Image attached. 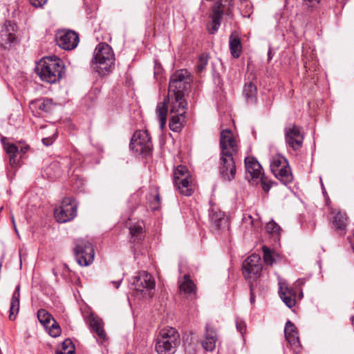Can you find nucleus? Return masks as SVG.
<instances>
[{"label":"nucleus","instance_id":"nucleus-15","mask_svg":"<svg viewBox=\"0 0 354 354\" xmlns=\"http://www.w3.org/2000/svg\"><path fill=\"white\" fill-rule=\"evenodd\" d=\"M86 322L97 336V341L100 344H102L108 341V337L103 328L102 319L91 311L89 316L86 319Z\"/></svg>","mask_w":354,"mask_h":354},{"label":"nucleus","instance_id":"nucleus-38","mask_svg":"<svg viewBox=\"0 0 354 354\" xmlns=\"http://www.w3.org/2000/svg\"><path fill=\"white\" fill-rule=\"evenodd\" d=\"M55 107V104L51 99H43L39 104V109L46 113L51 112Z\"/></svg>","mask_w":354,"mask_h":354},{"label":"nucleus","instance_id":"nucleus-11","mask_svg":"<svg viewBox=\"0 0 354 354\" xmlns=\"http://www.w3.org/2000/svg\"><path fill=\"white\" fill-rule=\"evenodd\" d=\"M130 148L138 154L147 156L152 151V143L147 131H136L131 140Z\"/></svg>","mask_w":354,"mask_h":354},{"label":"nucleus","instance_id":"nucleus-3","mask_svg":"<svg viewBox=\"0 0 354 354\" xmlns=\"http://www.w3.org/2000/svg\"><path fill=\"white\" fill-rule=\"evenodd\" d=\"M115 55L112 48L106 43H100L94 50L91 62L92 68L100 75L109 73L113 68Z\"/></svg>","mask_w":354,"mask_h":354},{"label":"nucleus","instance_id":"nucleus-9","mask_svg":"<svg viewBox=\"0 0 354 354\" xmlns=\"http://www.w3.org/2000/svg\"><path fill=\"white\" fill-rule=\"evenodd\" d=\"M233 0H221L217 1L212 8V12L209 15L211 21L207 25V29L209 34L216 33L221 23V19L224 12H230L232 7Z\"/></svg>","mask_w":354,"mask_h":354},{"label":"nucleus","instance_id":"nucleus-28","mask_svg":"<svg viewBox=\"0 0 354 354\" xmlns=\"http://www.w3.org/2000/svg\"><path fill=\"white\" fill-rule=\"evenodd\" d=\"M179 289L180 292L187 295H195L196 292V286L188 274L184 275L183 281L179 284Z\"/></svg>","mask_w":354,"mask_h":354},{"label":"nucleus","instance_id":"nucleus-30","mask_svg":"<svg viewBox=\"0 0 354 354\" xmlns=\"http://www.w3.org/2000/svg\"><path fill=\"white\" fill-rule=\"evenodd\" d=\"M273 174L283 184H287L292 180V175L288 165H285L281 168L274 171Z\"/></svg>","mask_w":354,"mask_h":354},{"label":"nucleus","instance_id":"nucleus-45","mask_svg":"<svg viewBox=\"0 0 354 354\" xmlns=\"http://www.w3.org/2000/svg\"><path fill=\"white\" fill-rule=\"evenodd\" d=\"M19 311H10L9 319L13 321L16 319Z\"/></svg>","mask_w":354,"mask_h":354},{"label":"nucleus","instance_id":"nucleus-13","mask_svg":"<svg viewBox=\"0 0 354 354\" xmlns=\"http://www.w3.org/2000/svg\"><path fill=\"white\" fill-rule=\"evenodd\" d=\"M57 45L64 50L74 49L79 42L78 35L73 30H59L56 34Z\"/></svg>","mask_w":354,"mask_h":354},{"label":"nucleus","instance_id":"nucleus-27","mask_svg":"<svg viewBox=\"0 0 354 354\" xmlns=\"http://www.w3.org/2000/svg\"><path fill=\"white\" fill-rule=\"evenodd\" d=\"M62 174L59 162L54 161L52 162L48 167H46L42 175L49 179H54L59 177Z\"/></svg>","mask_w":354,"mask_h":354},{"label":"nucleus","instance_id":"nucleus-23","mask_svg":"<svg viewBox=\"0 0 354 354\" xmlns=\"http://www.w3.org/2000/svg\"><path fill=\"white\" fill-rule=\"evenodd\" d=\"M332 214H334L333 217V225L340 234L345 233V230L347 225V217L345 213L342 212L332 211Z\"/></svg>","mask_w":354,"mask_h":354},{"label":"nucleus","instance_id":"nucleus-57","mask_svg":"<svg viewBox=\"0 0 354 354\" xmlns=\"http://www.w3.org/2000/svg\"><path fill=\"white\" fill-rule=\"evenodd\" d=\"M241 270H243V263H242V264H241Z\"/></svg>","mask_w":354,"mask_h":354},{"label":"nucleus","instance_id":"nucleus-46","mask_svg":"<svg viewBox=\"0 0 354 354\" xmlns=\"http://www.w3.org/2000/svg\"><path fill=\"white\" fill-rule=\"evenodd\" d=\"M42 142L46 146H49L52 145L53 140L50 138H46L42 139Z\"/></svg>","mask_w":354,"mask_h":354},{"label":"nucleus","instance_id":"nucleus-39","mask_svg":"<svg viewBox=\"0 0 354 354\" xmlns=\"http://www.w3.org/2000/svg\"><path fill=\"white\" fill-rule=\"evenodd\" d=\"M263 260L267 265H272L274 262L275 254L268 247H263Z\"/></svg>","mask_w":354,"mask_h":354},{"label":"nucleus","instance_id":"nucleus-10","mask_svg":"<svg viewBox=\"0 0 354 354\" xmlns=\"http://www.w3.org/2000/svg\"><path fill=\"white\" fill-rule=\"evenodd\" d=\"M74 254L77 263L82 266L90 265L94 260L95 252L93 245L84 239H77Z\"/></svg>","mask_w":354,"mask_h":354},{"label":"nucleus","instance_id":"nucleus-16","mask_svg":"<svg viewBox=\"0 0 354 354\" xmlns=\"http://www.w3.org/2000/svg\"><path fill=\"white\" fill-rule=\"evenodd\" d=\"M261 270L262 266L259 255L252 254L245 260V277L247 274L249 278L252 277L257 278L259 276Z\"/></svg>","mask_w":354,"mask_h":354},{"label":"nucleus","instance_id":"nucleus-33","mask_svg":"<svg viewBox=\"0 0 354 354\" xmlns=\"http://www.w3.org/2000/svg\"><path fill=\"white\" fill-rule=\"evenodd\" d=\"M285 165H288V162L283 156L280 155L273 156L270 159V169L272 173Z\"/></svg>","mask_w":354,"mask_h":354},{"label":"nucleus","instance_id":"nucleus-6","mask_svg":"<svg viewBox=\"0 0 354 354\" xmlns=\"http://www.w3.org/2000/svg\"><path fill=\"white\" fill-rule=\"evenodd\" d=\"M180 344V335L176 328H162L156 338V351L158 354H174Z\"/></svg>","mask_w":354,"mask_h":354},{"label":"nucleus","instance_id":"nucleus-58","mask_svg":"<svg viewBox=\"0 0 354 354\" xmlns=\"http://www.w3.org/2000/svg\"><path fill=\"white\" fill-rule=\"evenodd\" d=\"M153 208L154 209H158V207H153Z\"/></svg>","mask_w":354,"mask_h":354},{"label":"nucleus","instance_id":"nucleus-36","mask_svg":"<svg viewBox=\"0 0 354 354\" xmlns=\"http://www.w3.org/2000/svg\"><path fill=\"white\" fill-rule=\"evenodd\" d=\"M170 80H177L178 82L190 81L189 73L186 69L176 71L171 77Z\"/></svg>","mask_w":354,"mask_h":354},{"label":"nucleus","instance_id":"nucleus-2","mask_svg":"<svg viewBox=\"0 0 354 354\" xmlns=\"http://www.w3.org/2000/svg\"><path fill=\"white\" fill-rule=\"evenodd\" d=\"M64 69L62 61L56 56L43 57L35 68L41 80L50 84H54L62 78Z\"/></svg>","mask_w":354,"mask_h":354},{"label":"nucleus","instance_id":"nucleus-5","mask_svg":"<svg viewBox=\"0 0 354 354\" xmlns=\"http://www.w3.org/2000/svg\"><path fill=\"white\" fill-rule=\"evenodd\" d=\"M245 169L246 175L245 178L252 186L261 185L265 192H268L273 183L269 180L263 171L262 167L259 161L254 157L245 158Z\"/></svg>","mask_w":354,"mask_h":354},{"label":"nucleus","instance_id":"nucleus-4","mask_svg":"<svg viewBox=\"0 0 354 354\" xmlns=\"http://www.w3.org/2000/svg\"><path fill=\"white\" fill-rule=\"evenodd\" d=\"M170 104L171 114H185L187 109V102L182 94H168L163 102L158 103L156 109V113L160 123V128L163 129L165 126L167 116L168 104Z\"/></svg>","mask_w":354,"mask_h":354},{"label":"nucleus","instance_id":"nucleus-48","mask_svg":"<svg viewBox=\"0 0 354 354\" xmlns=\"http://www.w3.org/2000/svg\"><path fill=\"white\" fill-rule=\"evenodd\" d=\"M246 8L247 9L248 8L250 10H252V6H249V5L248 3L245 4V17H250L252 11H251L250 13H249L248 15H246V12H248V10H245Z\"/></svg>","mask_w":354,"mask_h":354},{"label":"nucleus","instance_id":"nucleus-7","mask_svg":"<svg viewBox=\"0 0 354 354\" xmlns=\"http://www.w3.org/2000/svg\"><path fill=\"white\" fill-rule=\"evenodd\" d=\"M155 288V281L152 275L146 271L139 272L134 277L131 284L132 295L135 297L151 298Z\"/></svg>","mask_w":354,"mask_h":354},{"label":"nucleus","instance_id":"nucleus-20","mask_svg":"<svg viewBox=\"0 0 354 354\" xmlns=\"http://www.w3.org/2000/svg\"><path fill=\"white\" fill-rule=\"evenodd\" d=\"M209 216L211 221L216 230H225L229 228V222L225 217L224 212L212 207L210 210Z\"/></svg>","mask_w":354,"mask_h":354},{"label":"nucleus","instance_id":"nucleus-59","mask_svg":"<svg viewBox=\"0 0 354 354\" xmlns=\"http://www.w3.org/2000/svg\"><path fill=\"white\" fill-rule=\"evenodd\" d=\"M247 0H245V3H246Z\"/></svg>","mask_w":354,"mask_h":354},{"label":"nucleus","instance_id":"nucleus-37","mask_svg":"<svg viewBox=\"0 0 354 354\" xmlns=\"http://www.w3.org/2000/svg\"><path fill=\"white\" fill-rule=\"evenodd\" d=\"M20 286L17 285L12 295L10 310H19Z\"/></svg>","mask_w":354,"mask_h":354},{"label":"nucleus","instance_id":"nucleus-18","mask_svg":"<svg viewBox=\"0 0 354 354\" xmlns=\"http://www.w3.org/2000/svg\"><path fill=\"white\" fill-rule=\"evenodd\" d=\"M279 294L280 298L289 308H292L295 305V292L292 288L288 286L285 281L279 282Z\"/></svg>","mask_w":354,"mask_h":354},{"label":"nucleus","instance_id":"nucleus-22","mask_svg":"<svg viewBox=\"0 0 354 354\" xmlns=\"http://www.w3.org/2000/svg\"><path fill=\"white\" fill-rule=\"evenodd\" d=\"M284 333L286 339L289 345L292 349H297L300 347V342L297 333L295 330V326L291 323L290 321L286 322Z\"/></svg>","mask_w":354,"mask_h":354},{"label":"nucleus","instance_id":"nucleus-56","mask_svg":"<svg viewBox=\"0 0 354 354\" xmlns=\"http://www.w3.org/2000/svg\"><path fill=\"white\" fill-rule=\"evenodd\" d=\"M352 324L354 326V316L351 317Z\"/></svg>","mask_w":354,"mask_h":354},{"label":"nucleus","instance_id":"nucleus-19","mask_svg":"<svg viewBox=\"0 0 354 354\" xmlns=\"http://www.w3.org/2000/svg\"><path fill=\"white\" fill-rule=\"evenodd\" d=\"M217 339L216 330L211 324H207L204 333V339L202 342L203 347L207 351H212L216 347Z\"/></svg>","mask_w":354,"mask_h":354},{"label":"nucleus","instance_id":"nucleus-14","mask_svg":"<svg viewBox=\"0 0 354 354\" xmlns=\"http://www.w3.org/2000/svg\"><path fill=\"white\" fill-rule=\"evenodd\" d=\"M285 137L286 144L293 150L297 151L301 148L304 136L298 127L294 124L286 127Z\"/></svg>","mask_w":354,"mask_h":354},{"label":"nucleus","instance_id":"nucleus-51","mask_svg":"<svg viewBox=\"0 0 354 354\" xmlns=\"http://www.w3.org/2000/svg\"><path fill=\"white\" fill-rule=\"evenodd\" d=\"M236 328L237 330L243 335V332H242V329H243V327H242V325L241 324H239L237 322H236Z\"/></svg>","mask_w":354,"mask_h":354},{"label":"nucleus","instance_id":"nucleus-24","mask_svg":"<svg viewBox=\"0 0 354 354\" xmlns=\"http://www.w3.org/2000/svg\"><path fill=\"white\" fill-rule=\"evenodd\" d=\"M144 223L142 221H138L129 226L131 241L133 243L140 242L144 239Z\"/></svg>","mask_w":354,"mask_h":354},{"label":"nucleus","instance_id":"nucleus-17","mask_svg":"<svg viewBox=\"0 0 354 354\" xmlns=\"http://www.w3.org/2000/svg\"><path fill=\"white\" fill-rule=\"evenodd\" d=\"M15 26L10 22L6 23L0 30V45L4 48H9L15 40Z\"/></svg>","mask_w":354,"mask_h":354},{"label":"nucleus","instance_id":"nucleus-26","mask_svg":"<svg viewBox=\"0 0 354 354\" xmlns=\"http://www.w3.org/2000/svg\"><path fill=\"white\" fill-rule=\"evenodd\" d=\"M190 86V81L178 82L177 80H170L169 84V94H182Z\"/></svg>","mask_w":354,"mask_h":354},{"label":"nucleus","instance_id":"nucleus-54","mask_svg":"<svg viewBox=\"0 0 354 354\" xmlns=\"http://www.w3.org/2000/svg\"><path fill=\"white\" fill-rule=\"evenodd\" d=\"M254 301V298L253 294L251 293L250 301H251V303H253Z\"/></svg>","mask_w":354,"mask_h":354},{"label":"nucleus","instance_id":"nucleus-43","mask_svg":"<svg viewBox=\"0 0 354 354\" xmlns=\"http://www.w3.org/2000/svg\"><path fill=\"white\" fill-rule=\"evenodd\" d=\"M48 0H30V3L36 8L42 7Z\"/></svg>","mask_w":354,"mask_h":354},{"label":"nucleus","instance_id":"nucleus-34","mask_svg":"<svg viewBox=\"0 0 354 354\" xmlns=\"http://www.w3.org/2000/svg\"><path fill=\"white\" fill-rule=\"evenodd\" d=\"M257 86L252 82L249 84H245V97L247 102L254 103L256 102Z\"/></svg>","mask_w":354,"mask_h":354},{"label":"nucleus","instance_id":"nucleus-41","mask_svg":"<svg viewBox=\"0 0 354 354\" xmlns=\"http://www.w3.org/2000/svg\"><path fill=\"white\" fill-rule=\"evenodd\" d=\"M47 330H48L49 335L53 337H58L61 333L60 327L57 324L56 322L55 324H51Z\"/></svg>","mask_w":354,"mask_h":354},{"label":"nucleus","instance_id":"nucleus-47","mask_svg":"<svg viewBox=\"0 0 354 354\" xmlns=\"http://www.w3.org/2000/svg\"><path fill=\"white\" fill-rule=\"evenodd\" d=\"M30 149V147L29 145H25L24 147H21L20 150L19 149V152L20 151V153H21L22 154H25L26 153H27V151L29 150Z\"/></svg>","mask_w":354,"mask_h":354},{"label":"nucleus","instance_id":"nucleus-31","mask_svg":"<svg viewBox=\"0 0 354 354\" xmlns=\"http://www.w3.org/2000/svg\"><path fill=\"white\" fill-rule=\"evenodd\" d=\"M37 316L41 324L44 326L46 329H48L51 324H55V320L48 311H37Z\"/></svg>","mask_w":354,"mask_h":354},{"label":"nucleus","instance_id":"nucleus-52","mask_svg":"<svg viewBox=\"0 0 354 354\" xmlns=\"http://www.w3.org/2000/svg\"><path fill=\"white\" fill-rule=\"evenodd\" d=\"M154 199H155V201H156V203H157L158 204H160V196H159V194H156L155 195V196H154Z\"/></svg>","mask_w":354,"mask_h":354},{"label":"nucleus","instance_id":"nucleus-55","mask_svg":"<svg viewBox=\"0 0 354 354\" xmlns=\"http://www.w3.org/2000/svg\"><path fill=\"white\" fill-rule=\"evenodd\" d=\"M12 223H13L14 228H15V230L16 233H18V231L17 230V227H16V225H15V221H14L13 218H12Z\"/></svg>","mask_w":354,"mask_h":354},{"label":"nucleus","instance_id":"nucleus-12","mask_svg":"<svg viewBox=\"0 0 354 354\" xmlns=\"http://www.w3.org/2000/svg\"><path fill=\"white\" fill-rule=\"evenodd\" d=\"M77 215V204L71 197L63 199L59 208L55 210V217L59 223H66Z\"/></svg>","mask_w":354,"mask_h":354},{"label":"nucleus","instance_id":"nucleus-32","mask_svg":"<svg viewBox=\"0 0 354 354\" xmlns=\"http://www.w3.org/2000/svg\"><path fill=\"white\" fill-rule=\"evenodd\" d=\"M266 232L270 234L275 239L279 240L281 233L282 232L281 227L271 219L266 225Z\"/></svg>","mask_w":354,"mask_h":354},{"label":"nucleus","instance_id":"nucleus-49","mask_svg":"<svg viewBox=\"0 0 354 354\" xmlns=\"http://www.w3.org/2000/svg\"><path fill=\"white\" fill-rule=\"evenodd\" d=\"M122 278H120L118 280L113 281L112 283H113V285L114 286L115 288H118L120 285V283H121V282H122Z\"/></svg>","mask_w":354,"mask_h":354},{"label":"nucleus","instance_id":"nucleus-1","mask_svg":"<svg viewBox=\"0 0 354 354\" xmlns=\"http://www.w3.org/2000/svg\"><path fill=\"white\" fill-rule=\"evenodd\" d=\"M220 146L221 149V162L220 173L227 180L234 178L236 168L233 156L237 152V145L233 133L228 129H224L221 133Z\"/></svg>","mask_w":354,"mask_h":354},{"label":"nucleus","instance_id":"nucleus-29","mask_svg":"<svg viewBox=\"0 0 354 354\" xmlns=\"http://www.w3.org/2000/svg\"><path fill=\"white\" fill-rule=\"evenodd\" d=\"M185 121V114H172L169 120V128L174 132H178L181 130L183 123Z\"/></svg>","mask_w":354,"mask_h":354},{"label":"nucleus","instance_id":"nucleus-25","mask_svg":"<svg viewBox=\"0 0 354 354\" xmlns=\"http://www.w3.org/2000/svg\"><path fill=\"white\" fill-rule=\"evenodd\" d=\"M230 53L234 58L240 57L242 52V44L241 39L236 32L231 34L229 40Z\"/></svg>","mask_w":354,"mask_h":354},{"label":"nucleus","instance_id":"nucleus-21","mask_svg":"<svg viewBox=\"0 0 354 354\" xmlns=\"http://www.w3.org/2000/svg\"><path fill=\"white\" fill-rule=\"evenodd\" d=\"M6 138H1V142L3 144L4 149L9 155V164L12 168H17L20 166L21 156H19V149L14 145L10 143L6 144L4 140Z\"/></svg>","mask_w":354,"mask_h":354},{"label":"nucleus","instance_id":"nucleus-44","mask_svg":"<svg viewBox=\"0 0 354 354\" xmlns=\"http://www.w3.org/2000/svg\"><path fill=\"white\" fill-rule=\"evenodd\" d=\"M304 1L306 3V4H308L309 6H315L316 5H317L320 0H304Z\"/></svg>","mask_w":354,"mask_h":354},{"label":"nucleus","instance_id":"nucleus-8","mask_svg":"<svg viewBox=\"0 0 354 354\" xmlns=\"http://www.w3.org/2000/svg\"><path fill=\"white\" fill-rule=\"evenodd\" d=\"M174 184L182 195L189 196L192 194V178L185 166L180 165L174 168Z\"/></svg>","mask_w":354,"mask_h":354},{"label":"nucleus","instance_id":"nucleus-53","mask_svg":"<svg viewBox=\"0 0 354 354\" xmlns=\"http://www.w3.org/2000/svg\"><path fill=\"white\" fill-rule=\"evenodd\" d=\"M272 57V50L270 48H269V50H268V59H271Z\"/></svg>","mask_w":354,"mask_h":354},{"label":"nucleus","instance_id":"nucleus-50","mask_svg":"<svg viewBox=\"0 0 354 354\" xmlns=\"http://www.w3.org/2000/svg\"><path fill=\"white\" fill-rule=\"evenodd\" d=\"M305 281L303 279H299L295 282V287H299L304 283Z\"/></svg>","mask_w":354,"mask_h":354},{"label":"nucleus","instance_id":"nucleus-35","mask_svg":"<svg viewBox=\"0 0 354 354\" xmlns=\"http://www.w3.org/2000/svg\"><path fill=\"white\" fill-rule=\"evenodd\" d=\"M56 354H75V346L71 339H65L56 352Z\"/></svg>","mask_w":354,"mask_h":354},{"label":"nucleus","instance_id":"nucleus-42","mask_svg":"<svg viewBox=\"0 0 354 354\" xmlns=\"http://www.w3.org/2000/svg\"><path fill=\"white\" fill-rule=\"evenodd\" d=\"M248 221H250V224L252 225V226L254 227V230L257 232H259L260 231V230L261 229V223L259 221H253L250 215H249L248 218L245 217V222H248Z\"/></svg>","mask_w":354,"mask_h":354},{"label":"nucleus","instance_id":"nucleus-40","mask_svg":"<svg viewBox=\"0 0 354 354\" xmlns=\"http://www.w3.org/2000/svg\"><path fill=\"white\" fill-rule=\"evenodd\" d=\"M209 56L206 53H203L198 57L196 68L197 72L201 73L203 71L208 63Z\"/></svg>","mask_w":354,"mask_h":354}]
</instances>
